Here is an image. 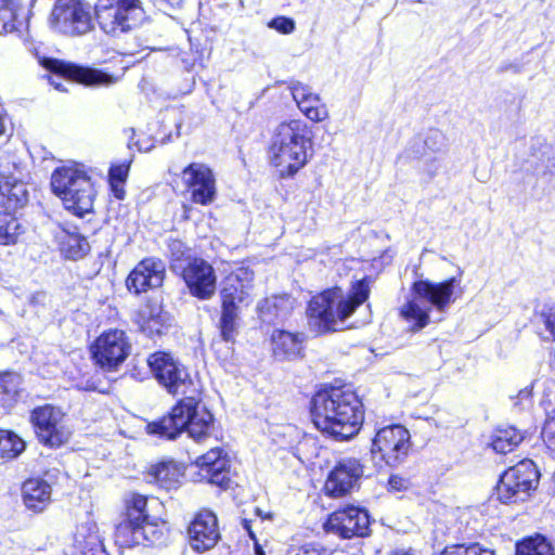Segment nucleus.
I'll use <instances>...</instances> for the list:
<instances>
[{"label":"nucleus","instance_id":"4468645a","mask_svg":"<svg viewBox=\"0 0 555 555\" xmlns=\"http://www.w3.org/2000/svg\"><path fill=\"white\" fill-rule=\"evenodd\" d=\"M131 345L121 330L103 332L91 346L96 364L108 371L117 369L129 356Z\"/></svg>","mask_w":555,"mask_h":555},{"label":"nucleus","instance_id":"b1692460","mask_svg":"<svg viewBox=\"0 0 555 555\" xmlns=\"http://www.w3.org/2000/svg\"><path fill=\"white\" fill-rule=\"evenodd\" d=\"M195 464L199 467L202 475L208 478L210 483L222 488L229 486L230 460L222 449H210L207 453L198 456Z\"/></svg>","mask_w":555,"mask_h":555},{"label":"nucleus","instance_id":"5701e85b","mask_svg":"<svg viewBox=\"0 0 555 555\" xmlns=\"http://www.w3.org/2000/svg\"><path fill=\"white\" fill-rule=\"evenodd\" d=\"M363 475V467L357 459H343L330 474L325 490L332 496L348 493Z\"/></svg>","mask_w":555,"mask_h":555},{"label":"nucleus","instance_id":"3c124183","mask_svg":"<svg viewBox=\"0 0 555 555\" xmlns=\"http://www.w3.org/2000/svg\"><path fill=\"white\" fill-rule=\"evenodd\" d=\"M242 526H243L244 530L247 531L249 538L251 540H256V535H255V533H254V531L251 529V521L248 520V519H242Z\"/></svg>","mask_w":555,"mask_h":555},{"label":"nucleus","instance_id":"6ab92c4d","mask_svg":"<svg viewBox=\"0 0 555 555\" xmlns=\"http://www.w3.org/2000/svg\"><path fill=\"white\" fill-rule=\"evenodd\" d=\"M182 276L190 293L199 299H209L216 292L215 270L201 258L191 259L183 268Z\"/></svg>","mask_w":555,"mask_h":555},{"label":"nucleus","instance_id":"4be33fe9","mask_svg":"<svg viewBox=\"0 0 555 555\" xmlns=\"http://www.w3.org/2000/svg\"><path fill=\"white\" fill-rule=\"evenodd\" d=\"M164 278L165 263L157 258H145L130 272L127 287L139 294L162 286Z\"/></svg>","mask_w":555,"mask_h":555},{"label":"nucleus","instance_id":"7c9ffc66","mask_svg":"<svg viewBox=\"0 0 555 555\" xmlns=\"http://www.w3.org/2000/svg\"><path fill=\"white\" fill-rule=\"evenodd\" d=\"M142 534V531H140V521L125 517L116 526L115 542L120 547H133L141 545Z\"/></svg>","mask_w":555,"mask_h":555},{"label":"nucleus","instance_id":"6e6552de","mask_svg":"<svg viewBox=\"0 0 555 555\" xmlns=\"http://www.w3.org/2000/svg\"><path fill=\"white\" fill-rule=\"evenodd\" d=\"M50 25L66 36H83L94 28V9L83 0H56Z\"/></svg>","mask_w":555,"mask_h":555},{"label":"nucleus","instance_id":"ea45409f","mask_svg":"<svg viewBox=\"0 0 555 555\" xmlns=\"http://www.w3.org/2000/svg\"><path fill=\"white\" fill-rule=\"evenodd\" d=\"M147 503L149 500L146 496L132 494L127 500V512L125 517L135 521H144L149 519L150 515L147 512Z\"/></svg>","mask_w":555,"mask_h":555},{"label":"nucleus","instance_id":"a19ab883","mask_svg":"<svg viewBox=\"0 0 555 555\" xmlns=\"http://www.w3.org/2000/svg\"><path fill=\"white\" fill-rule=\"evenodd\" d=\"M168 251L175 269L180 268L182 261H190V249L179 240H171L168 243Z\"/></svg>","mask_w":555,"mask_h":555},{"label":"nucleus","instance_id":"bb28decb","mask_svg":"<svg viewBox=\"0 0 555 555\" xmlns=\"http://www.w3.org/2000/svg\"><path fill=\"white\" fill-rule=\"evenodd\" d=\"M22 495L28 509L41 512L51 501V486L43 479L30 478L23 483Z\"/></svg>","mask_w":555,"mask_h":555},{"label":"nucleus","instance_id":"c03bdc74","mask_svg":"<svg viewBox=\"0 0 555 555\" xmlns=\"http://www.w3.org/2000/svg\"><path fill=\"white\" fill-rule=\"evenodd\" d=\"M444 135L441 131L430 130L424 140V145L433 153H440L444 150Z\"/></svg>","mask_w":555,"mask_h":555},{"label":"nucleus","instance_id":"423d86ee","mask_svg":"<svg viewBox=\"0 0 555 555\" xmlns=\"http://www.w3.org/2000/svg\"><path fill=\"white\" fill-rule=\"evenodd\" d=\"M51 188L74 215L83 217L92 210L95 190L90 177L77 165L56 168L51 177Z\"/></svg>","mask_w":555,"mask_h":555},{"label":"nucleus","instance_id":"393cba45","mask_svg":"<svg viewBox=\"0 0 555 555\" xmlns=\"http://www.w3.org/2000/svg\"><path fill=\"white\" fill-rule=\"evenodd\" d=\"M33 0L0 1V35L27 26Z\"/></svg>","mask_w":555,"mask_h":555},{"label":"nucleus","instance_id":"a18cd8bd","mask_svg":"<svg viewBox=\"0 0 555 555\" xmlns=\"http://www.w3.org/2000/svg\"><path fill=\"white\" fill-rule=\"evenodd\" d=\"M268 27L279 31L280 34L289 35L295 30L296 26L293 18L286 16H278L268 23Z\"/></svg>","mask_w":555,"mask_h":555},{"label":"nucleus","instance_id":"5fc2aeb1","mask_svg":"<svg viewBox=\"0 0 555 555\" xmlns=\"http://www.w3.org/2000/svg\"><path fill=\"white\" fill-rule=\"evenodd\" d=\"M392 555H415V552L412 550H398Z\"/></svg>","mask_w":555,"mask_h":555},{"label":"nucleus","instance_id":"4d7b16f0","mask_svg":"<svg viewBox=\"0 0 555 555\" xmlns=\"http://www.w3.org/2000/svg\"><path fill=\"white\" fill-rule=\"evenodd\" d=\"M4 130H5L4 120H3L2 116L0 115V135H2L4 133Z\"/></svg>","mask_w":555,"mask_h":555},{"label":"nucleus","instance_id":"79ce46f5","mask_svg":"<svg viewBox=\"0 0 555 555\" xmlns=\"http://www.w3.org/2000/svg\"><path fill=\"white\" fill-rule=\"evenodd\" d=\"M541 434L548 450L555 454V410L547 414Z\"/></svg>","mask_w":555,"mask_h":555},{"label":"nucleus","instance_id":"37998d69","mask_svg":"<svg viewBox=\"0 0 555 555\" xmlns=\"http://www.w3.org/2000/svg\"><path fill=\"white\" fill-rule=\"evenodd\" d=\"M67 248L65 249L68 258L77 259L82 257L88 250V243L79 235H72L68 237Z\"/></svg>","mask_w":555,"mask_h":555},{"label":"nucleus","instance_id":"a878e982","mask_svg":"<svg viewBox=\"0 0 555 555\" xmlns=\"http://www.w3.org/2000/svg\"><path fill=\"white\" fill-rule=\"evenodd\" d=\"M304 338L299 334L275 330L271 335L272 352L276 360L293 361L302 356Z\"/></svg>","mask_w":555,"mask_h":555},{"label":"nucleus","instance_id":"dca6fc26","mask_svg":"<svg viewBox=\"0 0 555 555\" xmlns=\"http://www.w3.org/2000/svg\"><path fill=\"white\" fill-rule=\"evenodd\" d=\"M370 518L365 509L347 506L330 515L324 528L327 532L338 534L344 539L354 535L363 537L369 532Z\"/></svg>","mask_w":555,"mask_h":555},{"label":"nucleus","instance_id":"473e14b6","mask_svg":"<svg viewBox=\"0 0 555 555\" xmlns=\"http://www.w3.org/2000/svg\"><path fill=\"white\" fill-rule=\"evenodd\" d=\"M22 378L15 373L0 374V404L4 408L13 406L18 399Z\"/></svg>","mask_w":555,"mask_h":555},{"label":"nucleus","instance_id":"1a4fd4ad","mask_svg":"<svg viewBox=\"0 0 555 555\" xmlns=\"http://www.w3.org/2000/svg\"><path fill=\"white\" fill-rule=\"evenodd\" d=\"M540 474L531 460H522L505 470L498 485L496 498L504 504L526 501L539 483Z\"/></svg>","mask_w":555,"mask_h":555},{"label":"nucleus","instance_id":"72a5a7b5","mask_svg":"<svg viewBox=\"0 0 555 555\" xmlns=\"http://www.w3.org/2000/svg\"><path fill=\"white\" fill-rule=\"evenodd\" d=\"M131 163L132 159L129 158L120 164H114L109 168L108 182L111 191L117 199H122L125 197V183L128 178Z\"/></svg>","mask_w":555,"mask_h":555},{"label":"nucleus","instance_id":"09e8293b","mask_svg":"<svg viewBox=\"0 0 555 555\" xmlns=\"http://www.w3.org/2000/svg\"><path fill=\"white\" fill-rule=\"evenodd\" d=\"M441 555H467V546L453 545L447 547Z\"/></svg>","mask_w":555,"mask_h":555},{"label":"nucleus","instance_id":"f8f14e48","mask_svg":"<svg viewBox=\"0 0 555 555\" xmlns=\"http://www.w3.org/2000/svg\"><path fill=\"white\" fill-rule=\"evenodd\" d=\"M411 435L401 425H391L380 428L372 440L371 453L374 461L396 467L408 456L411 448Z\"/></svg>","mask_w":555,"mask_h":555},{"label":"nucleus","instance_id":"c85d7f7f","mask_svg":"<svg viewBox=\"0 0 555 555\" xmlns=\"http://www.w3.org/2000/svg\"><path fill=\"white\" fill-rule=\"evenodd\" d=\"M294 308V299L289 295L272 296L261 300L257 310L263 322L272 323L284 319Z\"/></svg>","mask_w":555,"mask_h":555},{"label":"nucleus","instance_id":"39448f33","mask_svg":"<svg viewBox=\"0 0 555 555\" xmlns=\"http://www.w3.org/2000/svg\"><path fill=\"white\" fill-rule=\"evenodd\" d=\"M212 422V414L197 399L186 397L158 422L150 423L147 433L175 439L185 431L195 441H201L209 435Z\"/></svg>","mask_w":555,"mask_h":555},{"label":"nucleus","instance_id":"2f4dec72","mask_svg":"<svg viewBox=\"0 0 555 555\" xmlns=\"http://www.w3.org/2000/svg\"><path fill=\"white\" fill-rule=\"evenodd\" d=\"M524 439L522 434L515 427L498 428L492 435L491 446L496 453L512 452Z\"/></svg>","mask_w":555,"mask_h":555},{"label":"nucleus","instance_id":"9d476101","mask_svg":"<svg viewBox=\"0 0 555 555\" xmlns=\"http://www.w3.org/2000/svg\"><path fill=\"white\" fill-rule=\"evenodd\" d=\"M101 29L117 36L139 26L144 20V11L139 0H109L101 2L94 10Z\"/></svg>","mask_w":555,"mask_h":555},{"label":"nucleus","instance_id":"de8ad7c7","mask_svg":"<svg viewBox=\"0 0 555 555\" xmlns=\"http://www.w3.org/2000/svg\"><path fill=\"white\" fill-rule=\"evenodd\" d=\"M467 555H494L493 551L482 547L480 544L467 546Z\"/></svg>","mask_w":555,"mask_h":555},{"label":"nucleus","instance_id":"8fccbe9b","mask_svg":"<svg viewBox=\"0 0 555 555\" xmlns=\"http://www.w3.org/2000/svg\"><path fill=\"white\" fill-rule=\"evenodd\" d=\"M517 400L524 401L526 403H530V401H531V389H529V388L521 389L519 391L518 396H517Z\"/></svg>","mask_w":555,"mask_h":555},{"label":"nucleus","instance_id":"2eb2a0df","mask_svg":"<svg viewBox=\"0 0 555 555\" xmlns=\"http://www.w3.org/2000/svg\"><path fill=\"white\" fill-rule=\"evenodd\" d=\"M147 365L153 376L169 393L184 392L191 384L186 369L169 353H152L147 358Z\"/></svg>","mask_w":555,"mask_h":555},{"label":"nucleus","instance_id":"603ef678","mask_svg":"<svg viewBox=\"0 0 555 555\" xmlns=\"http://www.w3.org/2000/svg\"><path fill=\"white\" fill-rule=\"evenodd\" d=\"M547 171L544 172V175H550L551 178L555 177V162H552L550 165L546 166Z\"/></svg>","mask_w":555,"mask_h":555},{"label":"nucleus","instance_id":"20e7f679","mask_svg":"<svg viewBox=\"0 0 555 555\" xmlns=\"http://www.w3.org/2000/svg\"><path fill=\"white\" fill-rule=\"evenodd\" d=\"M461 278H450L442 282L429 280L415 281L410 296L400 308V317L410 325L412 331H420L429 323L431 308L444 312L456 299Z\"/></svg>","mask_w":555,"mask_h":555},{"label":"nucleus","instance_id":"f257e3e1","mask_svg":"<svg viewBox=\"0 0 555 555\" xmlns=\"http://www.w3.org/2000/svg\"><path fill=\"white\" fill-rule=\"evenodd\" d=\"M311 417L320 431L344 441L359 433L364 412L362 402L350 387L332 386L312 397Z\"/></svg>","mask_w":555,"mask_h":555},{"label":"nucleus","instance_id":"f03ea898","mask_svg":"<svg viewBox=\"0 0 555 555\" xmlns=\"http://www.w3.org/2000/svg\"><path fill=\"white\" fill-rule=\"evenodd\" d=\"M312 147V131L300 119L281 122L273 131L269 160L280 177L295 176L308 163V151Z\"/></svg>","mask_w":555,"mask_h":555},{"label":"nucleus","instance_id":"6e6d98bb","mask_svg":"<svg viewBox=\"0 0 555 555\" xmlns=\"http://www.w3.org/2000/svg\"><path fill=\"white\" fill-rule=\"evenodd\" d=\"M256 514L262 519H271L272 515L270 513L263 514L259 508L256 509Z\"/></svg>","mask_w":555,"mask_h":555},{"label":"nucleus","instance_id":"9b49d317","mask_svg":"<svg viewBox=\"0 0 555 555\" xmlns=\"http://www.w3.org/2000/svg\"><path fill=\"white\" fill-rule=\"evenodd\" d=\"M40 443L50 448H59L66 443L72 430L66 424L63 410L52 404L35 408L29 417Z\"/></svg>","mask_w":555,"mask_h":555},{"label":"nucleus","instance_id":"ddd939ff","mask_svg":"<svg viewBox=\"0 0 555 555\" xmlns=\"http://www.w3.org/2000/svg\"><path fill=\"white\" fill-rule=\"evenodd\" d=\"M53 74L49 76V81L56 90L67 91L64 81H75L88 87L109 86L116 82V79L102 70L83 67L76 64H65L56 60H49L44 64Z\"/></svg>","mask_w":555,"mask_h":555},{"label":"nucleus","instance_id":"c756f323","mask_svg":"<svg viewBox=\"0 0 555 555\" xmlns=\"http://www.w3.org/2000/svg\"><path fill=\"white\" fill-rule=\"evenodd\" d=\"M182 476V468L173 462L158 463L149 473L150 481L165 489L176 488Z\"/></svg>","mask_w":555,"mask_h":555},{"label":"nucleus","instance_id":"f3484780","mask_svg":"<svg viewBox=\"0 0 555 555\" xmlns=\"http://www.w3.org/2000/svg\"><path fill=\"white\" fill-rule=\"evenodd\" d=\"M181 179L191 192L194 203L209 205L216 197V180L211 169L202 163H192L181 171Z\"/></svg>","mask_w":555,"mask_h":555},{"label":"nucleus","instance_id":"7ed1b4c3","mask_svg":"<svg viewBox=\"0 0 555 555\" xmlns=\"http://www.w3.org/2000/svg\"><path fill=\"white\" fill-rule=\"evenodd\" d=\"M370 288L365 280L357 281L345 295L334 287L314 296L308 306L309 324L319 334L335 332L338 324L349 318L369 297Z\"/></svg>","mask_w":555,"mask_h":555},{"label":"nucleus","instance_id":"49530a36","mask_svg":"<svg viewBox=\"0 0 555 555\" xmlns=\"http://www.w3.org/2000/svg\"><path fill=\"white\" fill-rule=\"evenodd\" d=\"M388 486L391 490L401 491L409 487V480L400 476L393 475L389 478Z\"/></svg>","mask_w":555,"mask_h":555},{"label":"nucleus","instance_id":"a211bd4d","mask_svg":"<svg viewBox=\"0 0 555 555\" xmlns=\"http://www.w3.org/2000/svg\"><path fill=\"white\" fill-rule=\"evenodd\" d=\"M10 163L0 164V206L7 210H15L28 202V191L23 181L21 166L13 162V171Z\"/></svg>","mask_w":555,"mask_h":555},{"label":"nucleus","instance_id":"13d9d810","mask_svg":"<svg viewBox=\"0 0 555 555\" xmlns=\"http://www.w3.org/2000/svg\"><path fill=\"white\" fill-rule=\"evenodd\" d=\"M139 147V151H143V152H147L151 150V146H142V145H138Z\"/></svg>","mask_w":555,"mask_h":555},{"label":"nucleus","instance_id":"aec40b11","mask_svg":"<svg viewBox=\"0 0 555 555\" xmlns=\"http://www.w3.org/2000/svg\"><path fill=\"white\" fill-rule=\"evenodd\" d=\"M189 542L197 553L211 550L220 539L218 520L214 513L202 511L194 517L188 528Z\"/></svg>","mask_w":555,"mask_h":555},{"label":"nucleus","instance_id":"f704fd0d","mask_svg":"<svg viewBox=\"0 0 555 555\" xmlns=\"http://www.w3.org/2000/svg\"><path fill=\"white\" fill-rule=\"evenodd\" d=\"M515 555H555V553L547 539L537 534L518 542Z\"/></svg>","mask_w":555,"mask_h":555},{"label":"nucleus","instance_id":"58836bf2","mask_svg":"<svg viewBox=\"0 0 555 555\" xmlns=\"http://www.w3.org/2000/svg\"><path fill=\"white\" fill-rule=\"evenodd\" d=\"M534 322L539 327V335L544 341L555 340V311L544 307L535 314Z\"/></svg>","mask_w":555,"mask_h":555},{"label":"nucleus","instance_id":"e433bc0d","mask_svg":"<svg viewBox=\"0 0 555 555\" xmlns=\"http://www.w3.org/2000/svg\"><path fill=\"white\" fill-rule=\"evenodd\" d=\"M25 449L24 440L15 433L0 429V456L3 459H14Z\"/></svg>","mask_w":555,"mask_h":555},{"label":"nucleus","instance_id":"0eeeda50","mask_svg":"<svg viewBox=\"0 0 555 555\" xmlns=\"http://www.w3.org/2000/svg\"><path fill=\"white\" fill-rule=\"evenodd\" d=\"M254 272L245 267L235 269L223 281L220 293L222 301L220 328L224 340L233 339L238 325L240 309L251 302Z\"/></svg>","mask_w":555,"mask_h":555},{"label":"nucleus","instance_id":"4c0bfd02","mask_svg":"<svg viewBox=\"0 0 555 555\" xmlns=\"http://www.w3.org/2000/svg\"><path fill=\"white\" fill-rule=\"evenodd\" d=\"M140 531H142V543L141 545H159L165 541L166 538V526L165 524H158L152 521L150 518L140 521Z\"/></svg>","mask_w":555,"mask_h":555},{"label":"nucleus","instance_id":"cd10ccee","mask_svg":"<svg viewBox=\"0 0 555 555\" xmlns=\"http://www.w3.org/2000/svg\"><path fill=\"white\" fill-rule=\"evenodd\" d=\"M133 322L150 337L160 335L165 324L162 307L157 304H144L133 314Z\"/></svg>","mask_w":555,"mask_h":555},{"label":"nucleus","instance_id":"c9c22d12","mask_svg":"<svg viewBox=\"0 0 555 555\" xmlns=\"http://www.w3.org/2000/svg\"><path fill=\"white\" fill-rule=\"evenodd\" d=\"M22 233V224L16 218L11 214L0 212V245L16 244Z\"/></svg>","mask_w":555,"mask_h":555},{"label":"nucleus","instance_id":"412c9836","mask_svg":"<svg viewBox=\"0 0 555 555\" xmlns=\"http://www.w3.org/2000/svg\"><path fill=\"white\" fill-rule=\"evenodd\" d=\"M292 98L301 114L312 122H322L328 119L330 111L319 93L300 81L294 80L288 85Z\"/></svg>","mask_w":555,"mask_h":555},{"label":"nucleus","instance_id":"864d4df0","mask_svg":"<svg viewBox=\"0 0 555 555\" xmlns=\"http://www.w3.org/2000/svg\"><path fill=\"white\" fill-rule=\"evenodd\" d=\"M253 541L255 543V553H256V555H264V551H263L262 546L258 543L257 539L253 540Z\"/></svg>","mask_w":555,"mask_h":555}]
</instances>
